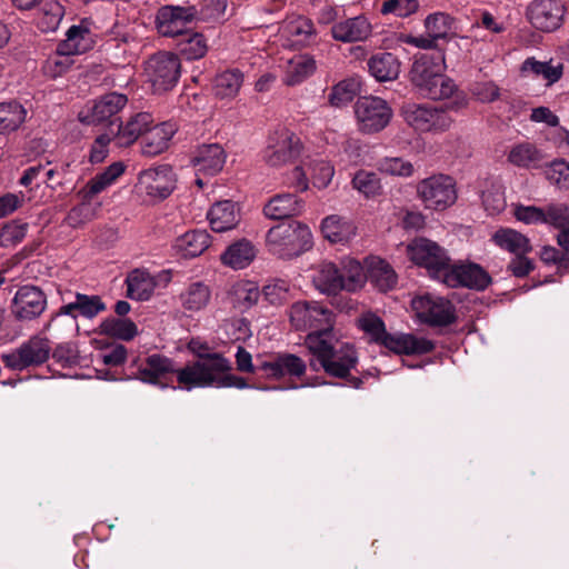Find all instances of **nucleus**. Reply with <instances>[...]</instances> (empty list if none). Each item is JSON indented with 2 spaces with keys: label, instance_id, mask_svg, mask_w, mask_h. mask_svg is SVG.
I'll list each match as a JSON object with an SVG mask.
<instances>
[{
  "label": "nucleus",
  "instance_id": "1",
  "mask_svg": "<svg viewBox=\"0 0 569 569\" xmlns=\"http://www.w3.org/2000/svg\"><path fill=\"white\" fill-rule=\"evenodd\" d=\"M410 80L417 91L431 100L452 98L449 109L460 110L467 106L466 96L458 91L452 79L445 74L442 53H423L416 58L410 70Z\"/></svg>",
  "mask_w": 569,
  "mask_h": 569
},
{
  "label": "nucleus",
  "instance_id": "2",
  "mask_svg": "<svg viewBox=\"0 0 569 569\" xmlns=\"http://www.w3.org/2000/svg\"><path fill=\"white\" fill-rule=\"evenodd\" d=\"M231 362L220 353L200 356L198 360L176 368L177 381L181 388H248L244 378L231 373Z\"/></svg>",
  "mask_w": 569,
  "mask_h": 569
},
{
  "label": "nucleus",
  "instance_id": "3",
  "mask_svg": "<svg viewBox=\"0 0 569 569\" xmlns=\"http://www.w3.org/2000/svg\"><path fill=\"white\" fill-rule=\"evenodd\" d=\"M305 346L312 356L309 366L313 371L322 369L331 377L348 379L358 363L355 347L348 342H339L333 331L325 338L318 335L307 336Z\"/></svg>",
  "mask_w": 569,
  "mask_h": 569
},
{
  "label": "nucleus",
  "instance_id": "4",
  "mask_svg": "<svg viewBox=\"0 0 569 569\" xmlns=\"http://www.w3.org/2000/svg\"><path fill=\"white\" fill-rule=\"evenodd\" d=\"M313 246L310 228L297 220L282 221L266 233L268 252L283 260L297 258Z\"/></svg>",
  "mask_w": 569,
  "mask_h": 569
},
{
  "label": "nucleus",
  "instance_id": "5",
  "mask_svg": "<svg viewBox=\"0 0 569 569\" xmlns=\"http://www.w3.org/2000/svg\"><path fill=\"white\" fill-rule=\"evenodd\" d=\"M312 283L325 295H337L341 290L356 291L365 283V272L358 261H349L342 270L330 261H322L312 268Z\"/></svg>",
  "mask_w": 569,
  "mask_h": 569
},
{
  "label": "nucleus",
  "instance_id": "6",
  "mask_svg": "<svg viewBox=\"0 0 569 569\" xmlns=\"http://www.w3.org/2000/svg\"><path fill=\"white\" fill-rule=\"evenodd\" d=\"M289 317L296 330L309 331L307 336L318 335L325 338L333 331V312L316 301L295 302Z\"/></svg>",
  "mask_w": 569,
  "mask_h": 569
},
{
  "label": "nucleus",
  "instance_id": "7",
  "mask_svg": "<svg viewBox=\"0 0 569 569\" xmlns=\"http://www.w3.org/2000/svg\"><path fill=\"white\" fill-rule=\"evenodd\" d=\"M400 114L410 128L420 133H442L453 123L447 110L428 103H403Z\"/></svg>",
  "mask_w": 569,
  "mask_h": 569
},
{
  "label": "nucleus",
  "instance_id": "8",
  "mask_svg": "<svg viewBox=\"0 0 569 569\" xmlns=\"http://www.w3.org/2000/svg\"><path fill=\"white\" fill-rule=\"evenodd\" d=\"M417 196L426 209L443 211L457 201L456 180L443 173L432 174L418 182Z\"/></svg>",
  "mask_w": 569,
  "mask_h": 569
},
{
  "label": "nucleus",
  "instance_id": "9",
  "mask_svg": "<svg viewBox=\"0 0 569 569\" xmlns=\"http://www.w3.org/2000/svg\"><path fill=\"white\" fill-rule=\"evenodd\" d=\"M144 72L154 92L169 91L179 81L181 73L180 59L172 52H157L146 61Z\"/></svg>",
  "mask_w": 569,
  "mask_h": 569
},
{
  "label": "nucleus",
  "instance_id": "10",
  "mask_svg": "<svg viewBox=\"0 0 569 569\" xmlns=\"http://www.w3.org/2000/svg\"><path fill=\"white\" fill-rule=\"evenodd\" d=\"M301 152L300 138L287 128H279L269 134L262 159L268 166L280 168L298 159Z\"/></svg>",
  "mask_w": 569,
  "mask_h": 569
},
{
  "label": "nucleus",
  "instance_id": "11",
  "mask_svg": "<svg viewBox=\"0 0 569 569\" xmlns=\"http://www.w3.org/2000/svg\"><path fill=\"white\" fill-rule=\"evenodd\" d=\"M411 307L418 319L430 327H447L456 322V308L443 297L425 293L411 301Z\"/></svg>",
  "mask_w": 569,
  "mask_h": 569
},
{
  "label": "nucleus",
  "instance_id": "12",
  "mask_svg": "<svg viewBox=\"0 0 569 569\" xmlns=\"http://www.w3.org/2000/svg\"><path fill=\"white\" fill-rule=\"evenodd\" d=\"M409 259L417 266L427 269L432 278L441 279L450 262L447 251L437 242L426 238H416L407 246Z\"/></svg>",
  "mask_w": 569,
  "mask_h": 569
},
{
  "label": "nucleus",
  "instance_id": "13",
  "mask_svg": "<svg viewBox=\"0 0 569 569\" xmlns=\"http://www.w3.org/2000/svg\"><path fill=\"white\" fill-rule=\"evenodd\" d=\"M51 351V345L47 338L33 336L19 348L3 353L1 360L7 368L22 371L29 367L44 363L49 359Z\"/></svg>",
  "mask_w": 569,
  "mask_h": 569
},
{
  "label": "nucleus",
  "instance_id": "14",
  "mask_svg": "<svg viewBox=\"0 0 569 569\" xmlns=\"http://www.w3.org/2000/svg\"><path fill=\"white\" fill-rule=\"evenodd\" d=\"M358 128L363 133L383 130L392 118V109L379 97H361L355 104Z\"/></svg>",
  "mask_w": 569,
  "mask_h": 569
},
{
  "label": "nucleus",
  "instance_id": "15",
  "mask_svg": "<svg viewBox=\"0 0 569 569\" xmlns=\"http://www.w3.org/2000/svg\"><path fill=\"white\" fill-rule=\"evenodd\" d=\"M176 173L169 164L148 168L139 173L138 189L152 200L168 198L176 188Z\"/></svg>",
  "mask_w": 569,
  "mask_h": 569
},
{
  "label": "nucleus",
  "instance_id": "16",
  "mask_svg": "<svg viewBox=\"0 0 569 569\" xmlns=\"http://www.w3.org/2000/svg\"><path fill=\"white\" fill-rule=\"evenodd\" d=\"M198 11L193 6H163L156 16L158 32L163 37L180 38L188 26L197 19Z\"/></svg>",
  "mask_w": 569,
  "mask_h": 569
},
{
  "label": "nucleus",
  "instance_id": "17",
  "mask_svg": "<svg viewBox=\"0 0 569 569\" xmlns=\"http://www.w3.org/2000/svg\"><path fill=\"white\" fill-rule=\"evenodd\" d=\"M440 280L450 288L466 287L476 290H483L491 281L482 267L471 262L460 264L448 262Z\"/></svg>",
  "mask_w": 569,
  "mask_h": 569
},
{
  "label": "nucleus",
  "instance_id": "18",
  "mask_svg": "<svg viewBox=\"0 0 569 569\" xmlns=\"http://www.w3.org/2000/svg\"><path fill=\"white\" fill-rule=\"evenodd\" d=\"M565 12L561 0H535L527 8L530 23L546 32L555 31L562 24Z\"/></svg>",
  "mask_w": 569,
  "mask_h": 569
},
{
  "label": "nucleus",
  "instance_id": "19",
  "mask_svg": "<svg viewBox=\"0 0 569 569\" xmlns=\"http://www.w3.org/2000/svg\"><path fill=\"white\" fill-rule=\"evenodd\" d=\"M47 307V298L43 291L36 286L20 287L12 301V313L19 320H32L38 318Z\"/></svg>",
  "mask_w": 569,
  "mask_h": 569
},
{
  "label": "nucleus",
  "instance_id": "20",
  "mask_svg": "<svg viewBox=\"0 0 569 569\" xmlns=\"http://www.w3.org/2000/svg\"><path fill=\"white\" fill-rule=\"evenodd\" d=\"M153 123L154 119L151 113L138 112L130 117L124 124L118 123V120H111L109 126L117 143L124 147L136 142L139 137L142 138Z\"/></svg>",
  "mask_w": 569,
  "mask_h": 569
},
{
  "label": "nucleus",
  "instance_id": "21",
  "mask_svg": "<svg viewBox=\"0 0 569 569\" xmlns=\"http://www.w3.org/2000/svg\"><path fill=\"white\" fill-rule=\"evenodd\" d=\"M127 96L110 92L94 101L88 112H81L79 119L87 124L104 122L116 116L127 104Z\"/></svg>",
  "mask_w": 569,
  "mask_h": 569
},
{
  "label": "nucleus",
  "instance_id": "22",
  "mask_svg": "<svg viewBox=\"0 0 569 569\" xmlns=\"http://www.w3.org/2000/svg\"><path fill=\"white\" fill-rule=\"evenodd\" d=\"M258 369L269 378L280 379L286 376L300 378L306 373L307 365L296 355L279 353L270 360L262 361Z\"/></svg>",
  "mask_w": 569,
  "mask_h": 569
},
{
  "label": "nucleus",
  "instance_id": "23",
  "mask_svg": "<svg viewBox=\"0 0 569 569\" xmlns=\"http://www.w3.org/2000/svg\"><path fill=\"white\" fill-rule=\"evenodd\" d=\"M177 131L176 122L153 123L140 140L141 153L147 157H156L164 152Z\"/></svg>",
  "mask_w": 569,
  "mask_h": 569
},
{
  "label": "nucleus",
  "instance_id": "24",
  "mask_svg": "<svg viewBox=\"0 0 569 569\" xmlns=\"http://www.w3.org/2000/svg\"><path fill=\"white\" fill-rule=\"evenodd\" d=\"M380 346L397 355H425L435 349V343L426 338H419L410 333H388Z\"/></svg>",
  "mask_w": 569,
  "mask_h": 569
},
{
  "label": "nucleus",
  "instance_id": "25",
  "mask_svg": "<svg viewBox=\"0 0 569 569\" xmlns=\"http://www.w3.org/2000/svg\"><path fill=\"white\" fill-rule=\"evenodd\" d=\"M331 34L335 40L345 43L365 41L371 34V24L365 16H357L336 22L331 27Z\"/></svg>",
  "mask_w": 569,
  "mask_h": 569
},
{
  "label": "nucleus",
  "instance_id": "26",
  "mask_svg": "<svg viewBox=\"0 0 569 569\" xmlns=\"http://www.w3.org/2000/svg\"><path fill=\"white\" fill-rule=\"evenodd\" d=\"M224 162L226 152L218 143L201 146L192 158L196 172L203 176L217 174L222 170Z\"/></svg>",
  "mask_w": 569,
  "mask_h": 569
},
{
  "label": "nucleus",
  "instance_id": "27",
  "mask_svg": "<svg viewBox=\"0 0 569 569\" xmlns=\"http://www.w3.org/2000/svg\"><path fill=\"white\" fill-rule=\"evenodd\" d=\"M260 289L257 282L246 279L234 281L227 291L229 303L239 312L252 308L259 300Z\"/></svg>",
  "mask_w": 569,
  "mask_h": 569
},
{
  "label": "nucleus",
  "instance_id": "28",
  "mask_svg": "<svg viewBox=\"0 0 569 569\" xmlns=\"http://www.w3.org/2000/svg\"><path fill=\"white\" fill-rule=\"evenodd\" d=\"M207 219L214 232H226L236 228L240 221V212L230 200L218 201L209 209Z\"/></svg>",
  "mask_w": 569,
  "mask_h": 569
},
{
  "label": "nucleus",
  "instance_id": "29",
  "mask_svg": "<svg viewBox=\"0 0 569 569\" xmlns=\"http://www.w3.org/2000/svg\"><path fill=\"white\" fill-rule=\"evenodd\" d=\"M303 208V202L292 193H279L273 196L263 207V213L268 219L282 220L298 216Z\"/></svg>",
  "mask_w": 569,
  "mask_h": 569
},
{
  "label": "nucleus",
  "instance_id": "30",
  "mask_svg": "<svg viewBox=\"0 0 569 569\" xmlns=\"http://www.w3.org/2000/svg\"><path fill=\"white\" fill-rule=\"evenodd\" d=\"M209 246L210 234L206 230H190L174 239L172 249L182 258H194Z\"/></svg>",
  "mask_w": 569,
  "mask_h": 569
},
{
  "label": "nucleus",
  "instance_id": "31",
  "mask_svg": "<svg viewBox=\"0 0 569 569\" xmlns=\"http://www.w3.org/2000/svg\"><path fill=\"white\" fill-rule=\"evenodd\" d=\"M169 373H176L174 362L161 355H151L138 369V378L148 383L157 385Z\"/></svg>",
  "mask_w": 569,
  "mask_h": 569
},
{
  "label": "nucleus",
  "instance_id": "32",
  "mask_svg": "<svg viewBox=\"0 0 569 569\" xmlns=\"http://www.w3.org/2000/svg\"><path fill=\"white\" fill-rule=\"evenodd\" d=\"M104 310L106 305L99 296L77 293L73 301L63 305L59 309L58 315L70 316L73 319L78 316L92 319Z\"/></svg>",
  "mask_w": 569,
  "mask_h": 569
},
{
  "label": "nucleus",
  "instance_id": "33",
  "mask_svg": "<svg viewBox=\"0 0 569 569\" xmlns=\"http://www.w3.org/2000/svg\"><path fill=\"white\" fill-rule=\"evenodd\" d=\"M356 226L345 217L331 214L321 222V232L331 243L345 244L356 236Z\"/></svg>",
  "mask_w": 569,
  "mask_h": 569
},
{
  "label": "nucleus",
  "instance_id": "34",
  "mask_svg": "<svg viewBox=\"0 0 569 569\" xmlns=\"http://www.w3.org/2000/svg\"><path fill=\"white\" fill-rule=\"evenodd\" d=\"M256 254L257 250L253 243L241 239L228 246L220 259L224 266L233 270H241L254 260Z\"/></svg>",
  "mask_w": 569,
  "mask_h": 569
},
{
  "label": "nucleus",
  "instance_id": "35",
  "mask_svg": "<svg viewBox=\"0 0 569 569\" xmlns=\"http://www.w3.org/2000/svg\"><path fill=\"white\" fill-rule=\"evenodd\" d=\"M124 172L122 162H113L101 173L90 179L87 184L78 192L81 199H93L97 194L104 191Z\"/></svg>",
  "mask_w": 569,
  "mask_h": 569
},
{
  "label": "nucleus",
  "instance_id": "36",
  "mask_svg": "<svg viewBox=\"0 0 569 569\" xmlns=\"http://www.w3.org/2000/svg\"><path fill=\"white\" fill-rule=\"evenodd\" d=\"M126 283L127 296L139 301L149 300L157 284L154 278L143 269H134L129 272Z\"/></svg>",
  "mask_w": 569,
  "mask_h": 569
},
{
  "label": "nucleus",
  "instance_id": "37",
  "mask_svg": "<svg viewBox=\"0 0 569 569\" xmlns=\"http://www.w3.org/2000/svg\"><path fill=\"white\" fill-rule=\"evenodd\" d=\"M283 32L292 46H308L316 41L313 22L306 17H296L283 26Z\"/></svg>",
  "mask_w": 569,
  "mask_h": 569
},
{
  "label": "nucleus",
  "instance_id": "38",
  "mask_svg": "<svg viewBox=\"0 0 569 569\" xmlns=\"http://www.w3.org/2000/svg\"><path fill=\"white\" fill-rule=\"evenodd\" d=\"M372 77L380 82L396 80L400 73V61L390 52L373 54L368 61Z\"/></svg>",
  "mask_w": 569,
  "mask_h": 569
},
{
  "label": "nucleus",
  "instance_id": "39",
  "mask_svg": "<svg viewBox=\"0 0 569 569\" xmlns=\"http://www.w3.org/2000/svg\"><path fill=\"white\" fill-rule=\"evenodd\" d=\"M27 109L17 100L0 102V134H10L26 122Z\"/></svg>",
  "mask_w": 569,
  "mask_h": 569
},
{
  "label": "nucleus",
  "instance_id": "40",
  "mask_svg": "<svg viewBox=\"0 0 569 569\" xmlns=\"http://www.w3.org/2000/svg\"><path fill=\"white\" fill-rule=\"evenodd\" d=\"M492 240L499 248L507 250L515 256L527 254L531 251L529 239L522 233L510 228H501L497 230L492 236Z\"/></svg>",
  "mask_w": 569,
  "mask_h": 569
},
{
  "label": "nucleus",
  "instance_id": "41",
  "mask_svg": "<svg viewBox=\"0 0 569 569\" xmlns=\"http://www.w3.org/2000/svg\"><path fill=\"white\" fill-rule=\"evenodd\" d=\"M182 307L189 312L203 310L211 300V290L208 284L197 281L190 283L180 295Z\"/></svg>",
  "mask_w": 569,
  "mask_h": 569
},
{
  "label": "nucleus",
  "instance_id": "42",
  "mask_svg": "<svg viewBox=\"0 0 569 569\" xmlns=\"http://www.w3.org/2000/svg\"><path fill=\"white\" fill-rule=\"evenodd\" d=\"M316 70V61L307 54L295 56L288 61L284 71L283 82L288 86H296L305 81Z\"/></svg>",
  "mask_w": 569,
  "mask_h": 569
},
{
  "label": "nucleus",
  "instance_id": "43",
  "mask_svg": "<svg viewBox=\"0 0 569 569\" xmlns=\"http://www.w3.org/2000/svg\"><path fill=\"white\" fill-rule=\"evenodd\" d=\"M177 48L187 60H198L206 56L208 43L202 33L189 29L178 38Z\"/></svg>",
  "mask_w": 569,
  "mask_h": 569
},
{
  "label": "nucleus",
  "instance_id": "44",
  "mask_svg": "<svg viewBox=\"0 0 569 569\" xmlns=\"http://www.w3.org/2000/svg\"><path fill=\"white\" fill-rule=\"evenodd\" d=\"M507 159L511 164L519 168H537L542 160V153L536 146L522 142L511 147Z\"/></svg>",
  "mask_w": 569,
  "mask_h": 569
},
{
  "label": "nucleus",
  "instance_id": "45",
  "mask_svg": "<svg viewBox=\"0 0 569 569\" xmlns=\"http://www.w3.org/2000/svg\"><path fill=\"white\" fill-rule=\"evenodd\" d=\"M66 36L67 38L59 46L61 50H67L72 56L84 53L92 47L90 31L87 28L72 26Z\"/></svg>",
  "mask_w": 569,
  "mask_h": 569
},
{
  "label": "nucleus",
  "instance_id": "46",
  "mask_svg": "<svg viewBox=\"0 0 569 569\" xmlns=\"http://www.w3.org/2000/svg\"><path fill=\"white\" fill-rule=\"evenodd\" d=\"M243 73L238 69L226 70L214 80V92L220 98H234L242 87Z\"/></svg>",
  "mask_w": 569,
  "mask_h": 569
},
{
  "label": "nucleus",
  "instance_id": "47",
  "mask_svg": "<svg viewBox=\"0 0 569 569\" xmlns=\"http://www.w3.org/2000/svg\"><path fill=\"white\" fill-rule=\"evenodd\" d=\"M100 331L107 336L130 341L137 336L138 328L130 319L110 317L100 323Z\"/></svg>",
  "mask_w": 569,
  "mask_h": 569
},
{
  "label": "nucleus",
  "instance_id": "48",
  "mask_svg": "<svg viewBox=\"0 0 569 569\" xmlns=\"http://www.w3.org/2000/svg\"><path fill=\"white\" fill-rule=\"evenodd\" d=\"M64 14L63 7L57 1H47L37 14V26L43 32L57 30Z\"/></svg>",
  "mask_w": 569,
  "mask_h": 569
},
{
  "label": "nucleus",
  "instance_id": "49",
  "mask_svg": "<svg viewBox=\"0 0 569 569\" xmlns=\"http://www.w3.org/2000/svg\"><path fill=\"white\" fill-rule=\"evenodd\" d=\"M72 57L67 50H61L58 44L56 51L48 57L43 64L44 74L53 79L63 76L74 62Z\"/></svg>",
  "mask_w": 569,
  "mask_h": 569
},
{
  "label": "nucleus",
  "instance_id": "50",
  "mask_svg": "<svg viewBox=\"0 0 569 569\" xmlns=\"http://www.w3.org/2000/svg\"><path fill=\"white\" fill-rule=\"evenodd\" d=\"M358 91V82L352 79H346L332 87L328 96V101L330 106L341 108L351 102Z\"/></svg>",
  "mask_w": 569,
  "mask_h": 569
},
{
  "label": "nucleus",
  "instance_id": "51",
  "mask_svg": "<svg viewBox=\"0 0 569 569\" xmlns=\"http://www.w3.org/2000/svg\"><path fill=\"white\" fill-rule=\"evenodd\" d=\"M370 279L381 291L392 289L397 283V276L392 268L383 260L378 259L370 269Z\"/></svg>",
  "mask_w": 569,
  "mask_h": 569
},
{
  "label": "nucleus",
  "instance_id": "52",
  "mask_svg": "<svg viewBox=\"0 0 569 569\" xmlns=\"http://www.w3.org/2000/svg\"><path fill=\"white\" fill-rule=\"evenodd\" d=\"M453 19L445 12H435L425 20V27L428 36L438 40L446 38L451 31Z\"/></svg>",
  "mask_w": 569,
  "mask_h": 569
},
{
  "label": "nucleus",
  "instance_id": "53",
  "mask_svg": "<svg viewBox=\"0 0 569 569\" xmlns=\"http://www.w3.org/2000/svg\"><path fill=\"white\" fill-rule=\"evenodd\" d=\"M358 327L368 336L371 342L380 345L387 335L386 326L382 319L375 313L367 312L358 320Z\"/></svg>",
  "mask_w": 569,
  "mask_h": 569
},
{
  "label": "nucleus",
  "instance_id": "54",
  "mask_svg": "<svg viewBox=\"0 0 569 569\" xmlns=\"http://www.w3.org/2000/svg\"><path fill=\"white\" fill-rule=\"evenodd\" d=\"M547 180L560 190H569V162L556 159L545 168Z\"/></svg>",
  "mask_w": 569,
  "mask_h": 569
},
{
  "label": "nucleus",
  "instance_id": "55",
  "mask_svg": "<svg viewBox=\"0 0 569 569\" xmlns=\"http://www.w3.org/2000/svg\"><path fill=\"white\" fill-rule=\"evenodd\" d=\"M308 171L315 187L323 189L329 186L335 174L333 167L322 159L308 160Z\"/></svg>",
  "mask_w": 569,
  "mask_h": 569
},
{
  "label": "nucleus",
  "instance_id": "56",
  "mask_svg": "<svg viewBox=\"0 0 569 569\" xmlns=\"http://www.w3.org/2000/svg\"><path fill=\"white\" fill-rule=\"evenodd\" d=\"M352 186L367 198L380 194L382 188L378 176L366 170H359L355 174Z\"/></svg>",
  "mask_w": 569,
  "mask_h": 569
},
{
  "label": "nucleus",
  "instance_id": "57",
  "mask_svg": "<svg viewBox=\"0 0 569 569\" xmlns=\"http://www.w3.org/2000/svg\"><path fill=\"white\" fill-rule=\"evenodd\" d=\"M378 170L382 173L408 178L415 172L413 164L400 157H386L378 162Z\"/></svg>",
  "mask_w": 569,
  "mask_h": 569
},
{
  "label": "nucleus",
  "instance_id": "58",
  "mask_svg": "<svg viewBox=\"0 0 569 569\" xmlns=\"http://www.w3.org/2000/svg\"><path fill=\"white\" fill-rule=\"evenodd\" d=\"M523 70H529L537 76H541L549 84L558 81L562 76L561 64L540 62L533 59H527L525 61Z\"/></svg>",
  "mask_w": 569,
  "mask_h": 569
},
{
  "label": "nucleus",
  "instance_id": "59",
  "mask_svg": "<svg viewBox=\"0 0 569 569\" xmlns=\"http://www.w3.org/2000/svg\"><path fill=\"white\" fill-rule=\"evenodd\" d=\"M81 203L73 207L67 214L64 221L72 228L81 227L94 217V209L91 206L92 199H81Z\"/></svg>",
  "mask_w": 569,
  "mask_h": 569
},
{
  "label": "nucleus",
  "instance_id": "60",
  "mask_svg": "<svg viewBox=\"0 0 569 569\" xmlns=\"http://www.w3.org/2000/svg\"><path fill=\"white\" fill-rule=\"evenodd\" d=\"M545 223L563 229L569 226V206L566 203H550L545 207Z\"/></svg>",
  "mask_w": 569,
  "mask_h": 569
},
{
  "label": "nucleus",
  "instance_id": "61",
  "mask_svg": "<svg viewBox=\"0 0 569 569\" xmlns=\"http://www.w3.org/2000/svg\"><path fill=\"white\" fill-rule=\"evenodd\" d=\"M308 161L303 160L301 164L296 166L290 172L284 176V183L289 188H293L296 191L303 192L309 188L308 178Z\"/></svg>",
  "mask_w": 569,
  "mask_h": 569
},
{
  "label": "nucleus",
  "instance_id": "62",
  "mask_svg": "<svg viewBox=\"0 0 569 569\" xmlns=\"http://www.w3.org/2000/svg\"><path fill=\"white\" fill-rule=\"evenodd\" d=\"M418 0H386L381 7V13H393L397 17L406 18L417 11Z\"/></svg>",
  "mask_w": 569,
  "mask_h": 569
},
{
  "label": "nucleus",
  "instance_id": "63",
  "mask_svg": "<svg viewBox=\"0 0 569 569\" xmlns=\"http://www.w3.org/2000/svg\"><path fill=\"white\" fill-rule=\"evenodd\" d=\"M289 284L284 280H277L263 287L264 298L272 305H279L287 300Z\"/></svg>",
  "mask_w": 569,
  "mask_h": 569
},
{
  "label": "nucleus",
  "instance_id": "64",
  "mask_svg": "<svg viewBox=\"0 0 569 569\" xmlns=\"http://www.w3.org/2000/svg\"><path fill=\"white\" fill-rule=\"evenodd\" d=\"M114 138V134L111 133L109 130L108 133L99 134L94 142L92 143L91 151H90V162L91 163H99L102 162L106 157L108 156L109 149L108 146L112 139Z\"/></svg>",
  "mask_w": 569,
  "mask_h": 569
}]
</instances>
